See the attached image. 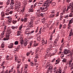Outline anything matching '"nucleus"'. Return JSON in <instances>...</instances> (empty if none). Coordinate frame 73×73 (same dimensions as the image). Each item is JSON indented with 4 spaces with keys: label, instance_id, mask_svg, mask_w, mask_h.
I'll list each match as a JSON object with an SVG mask.
<instances>
[{
    "label": "nucleus",
    "instance_id": "obj_61",
    "mask_svg": "<svg viewBox=\"0 0 73 73\" xmlns=\"http://www.w3.org/2000/svg\"><path fill=\"white\" fill-rule=\"evenodd\" d=\"M58 15H59V14L58 13V12H57L56 15V17H58Z\"/></svg>",
    "mask_w": 73,
    "mask_h": 73
},
{
    "label": "nucleus",
    "instance_id": "obj_16",
    "mask_svg": "<svg viewBox=\"0 0 73 73\" xmlns=\"http://www.w3.org/2000/svg\"><path fill=\"white\" fill-rule=\"evenodd\" d=\"M52 47H53V46H52V44H50V45L48 49H49L50 50H52V49H53V48Z\"/></svg>",
    "mask_w": 73,
    "mask_h": 73
},
{
    "label": "nucleus",
    "instance_id": "obj_46",
    "mask_svg": "<svg viewBox=\"0 0 73 73\" xmlns=\"http://www.w3.org/2000/svg\"><path fill=\"white\" fill-rule=\"evenodd\" d=\"M38 45V43H36L34 44V46H37Z\"/></svg>",
    "mask_w": 73,
    "mask_h": 73
},
{
    "label": "nucleus",
    "instance_id": "obj_53",
    "mask_svg": "<svg viewBox=\"0 0 73 73\" xmlns=\"http://www.w3.org/2000/svg\"><path fill=\"white\" fill-rule=\"evenodd\" d=\"M11 9H15V7H13V6H11Z\"/></svg>",
    "mask_w": 73,
    "mask_h": 73
},
{
    "label": "nucleus",
    "instance_id": "obj_18",
    "mask_svg": "<svg viewBox=\"0 0 73 73\" xmlns=\"http://www.w3.org/2000/svg\"><path fill=\"white\" fill-rule=\"evenodd\" d=\"M54 14H52L50 15L49 16V17L50 18V19H52V18H53V17H54Z\"/></svg>",
    "mask_w": 73,
    "mask_h": 73
},
{
    "label": "nucleus",
    "instance_id": "obj_15",
    "mask_svg": "<svg viewBox=\"0 0 73 73\" xmlns=\"http://www.w3.org/2000/svg\"><path fill=\"white\" fill-rule=\"evenodd\" d=\"M52 36H51L50 38L48 40V44H50L52 42Z\"/></svg>",
    "mask_w": 73,
    "mask_h": 73
},
{
    "label": "nucleus",
    "instance_id": "obj_59",
    "mask_svg": "<svg viewBox=\"0 0 73 73\" xmlns=\"http://www.w3.org/2000/svg\"><path fill=\"white\" fill-rule=\"evenodd\" d=\"M37 3H36L34 5V8H35V7H36V5H37Z\"/></svg>",
    "mask_w": 73,
    "mask_h": 73
},
{
    "label": "nucleus",
    "instance_id": "obj_9",
    "mask_svg": "<svg viewBox=\"0 0 73 73\" xmlns=\"http://www.w3.org/2000/svg\"><path fill=\"white\" fill-rule=\"evenodd\" d=\"M73 22V17L71 19V20H70L69 23L68 25V29L69 28V27H71V24H72Z\"/></svg>",
    "mask_w": 73,
    "mask_h": 73
},
{
    "label": "nucleus",
    "instance_id": "obj_30",
    "mask_svg": "<svg viewBox=\"0 0 73 73\" xmlns=\"http://www.w3.org/2000/svg\"><path fill=\"white\" fill-rule=\"evenodd\" d=\"M58 40V38H57L54 41V43H56L57 41Z\"/></svg>",
    "mask_w": 73,
    "mask_h": 73
},
{
    "label": "nucleus",
    "instance_id": "obj_38",
    "mask_svg": "<svg viewBox=\"0 0 73 73\" xmlns=\"http://www.w3.org/2000/svg\"><path fill=\"white\" fill-rule=\"evenodd\" d=\"M23 28V25H21L19 27V31H20Z\"/></svg>",
    "mask_w": 73,
    "mask_h": 73
},
{
    "label": "nucleus",
    "instance_id": "obj_58",
    "mask_svg": "<svg viewBox=\"0 0 73 73\" xmlns=\"http://www.w3.org/2000/svg\"><path fill=\"white\" fill-rule=\"evenodd\" d=\"M6 15H9V13L8 12H6L5 13Z\"/></svg>",
    "mask_w": 73,
    "mask_h": 73
},
{
    "label": "nucleus",
    "instance_id": "obj_40",
    "mask_svg": "<svg viewBox=\"0 0 73 73\" xmlns=\"http://www.w3.org/2000/svg\"><path fill=\"white\" fill-rule=\"evenodd\" d=\"M61 72H62L60 68L59 69V71H58V72H57V73H61Z\"/></svg>",
    "mask_w": 73,
    "mask_h": 73
},
{
    "label": "nucleus",
    "instance_id": "obj_50",
    "mask_svg": "<svg viewBox=\"0 0 73 73\" xmlns=\"http://www.w3.org/2000/svg\"><path fill=\"white\" fill-rule=\"evenodd\" d=\"M55 5H56V3L55 2H53L52 3V5L53 6H55Z\"/></svg>",
    "mask_w": 73,
    "mask_h": 73
},
{
    "label": "nucleus",
    "instance_id": "obj_22",
    "mask_svg": "<svg viewBox=\"0 0 73 73\" xmlns=\"http://www.w3.org/2000/svg\"><path fill=\"white\" fill-rule=\"evenodd\" d=\"M29 12H34V10L32 8H31L29 9Z\"/></svg>",
    "mask_w": 73,
    "mask_h": 73
},
{
    "label": "nucleus",
    "instance_id": "obj_62",
    "mask_svg": "<svg viewBox=\"0 0 73 73\" xmlns=\"http://www.w3.org/2000/svg\"><path fill=\"white\" fill-rule=\"evenodd\" d=\"M37 21H40V18H38L37 19Z\"/></svg>",
    "mask_w": 73,
    "mask_h": 73
},
{
    "label": "nucleus",
    "instance_id": "obj_4",
    "mask_svg": "<svg viewBox=\"0 0 73 73\" xmlns=\"http://www.w3.org/2000/svg\"><path fill=\"white\" fill-rule=\"evenodd\" d=\"M6 32L7 33L6 34V38H3V40H8L9 39V36H10V35H9V33H10L9 30V29H7L6 31Z\"/></svg>",
    "mask_w": 73,
    "mask_h": 73
},
{
    "label": "nucleus",
    "instance_id": "obj_55",
    "mask_svg": "<svg viewBox=\"0 0 73 73\" xmlns=\"http://www.w3.org/2000/svg\"><path fill=\"white\" fill-rule=\"evenodd\" d=\"M54 12H55L54 10H52L51 13H54Z\"/></svg>",
    "mask_w": 73,
    "mask_h": 73
},
{
    "label": "nucleus",
    "instance_id": "obj_49",
    "mask_svg": "<svg viewBox=\"0 0 73 73\" xmlns=\"http://www.w3.org/2000/svg\"><path fill=\"white\" fill-rule=\"evenodd\" d=\"M38 6H40V5H42V3H40L39 2L38 3Z\"/></svg>",
    "mask_w": 73,
    "mask_h": 73
},
{
    "label": "nucleus",
    "instance_id": "obj_47",
    "mask_svg": "<svg viewBox=\"0 0 73 73\" xmlns=\"http://www.w3.org/2000/svg\"><path fill=\"white\" fill-rule=\"evenodd\" d=\"M21 46V45H19L18 46V47H17V48L19 49V50H20V46Z\"/></svg>",
    "mask_w": 73,
    "mask_h": 73
},
{
    "label": "nucleus",
    "instance_id": "obj_36",
    "mask_svg": "<svg viewBox=\"0 0 73 73\" xmlns=\"http://www.w3.org/2000/svg\"><path fill=\"white\" fill-rule=\"evenodd\" d=\"M64 18H65V19H68V18H69V16L68 15H65L64 16Z\"/></svg>",
    "mask_w": 73,
    "mask_h": 73
},
{
    "label": "nucleus",
    "instance_id": "obj_57",
    "mask_svg": "<svg viewBox=\"0 0 73 73\" xmlns=\"http://www.w3.org/2000/svg\"><path fill=\"white\" fill-rule=\"evenodd\" d=\"M40 38H41L38 37L37 38V40H38V41H40Z\"/></svg>",
    "mask_w": 73,
    "mask_h": 73
},
{
    "label": "nucleus",
    "instance_id": "obj_24",
    "mask_svg": "<svg viewBox=\"0 0 73 73\" xmlns=\"http://www.w3.org/2000/svg\"><path fill=\"white\" fill-rule=\"evenodd\" d=\"M11 0H8L7 2V5H9L11 3Z\"/></svg>",
    "mask_w": 73,
    "mask_h": 73
},
{
    "label": "nucleus",
    "instance_id": "obj_52",
    "mask_svg": "<svg viewBox=\"0 0 73 73\" xmlns=\"http://www.w3.org/2000/svg\"><path fill=\"white\" fill-rule=\"evenodd\" d=\"M5 62H3L2 63V64L1 65V66H3V65H4Z\"/></svg>",
    "mask_w": 73,
    "mask_h": 73
},
{
    "label": "nucleus",
    "instance_id": "obj_32",
    "mask_svg": "<svg viewBox=\"0 0 73 73\" xmlns=\"http://www.w3.org/2000/svg\"><path fill=\"white\" fill-rule=\"evenodd\" d=\"M20 32H21L20 31H17V36H20L21 35V33H20Z\"/></svg>",
    "mask_w": 73,
    "mask_h": 73
},
{
    "label": "nucleus",
    "instance_id": "obj_25",
    "mask_svg": "<svg viewBox=\"0 0 73 73\" xmlns=\"http://www.w3.org/2000/svg\"><path fill=\"white\" fill-rule=\"evenodd\" d=\"M35 19V17H33L31 19V21L30 22H32V23H33V22L34 20Z\"/></svg>",
    "mask_w": 73,
    "mask_h": 73
},
{
    "label": "nucleus",
    "instance_id": "obj_54",
    "mask_svg": "<svg viewBox=\"0 0 73 73\" xmlns=\"http://www.w3.org/2000/svg\"><path fill=\"white\" fill-rule=\"evenodd\" d=\"M30 54V53H29V52H27L26 54V55L27 56H29Z\"/></svg>",
    "mask_w": 73,
    "mask_h": 73
},
{
    "label": "nucleus",
    "instance_id": "obj_64",
    "mask_svg": "<svg viewBox=\"0 0 73 73\" xmlns=\"http://www.w3.org/2000/svg\"><path fill=\"white\" fill-rule=\"evenodd\" d=\"M17 73H21V72H20V71H19V70H17Z\"/></svg>",
    "mask_w": 73,
    "mask_h": 73
},
{
    "label": "nucleus",
    "instance_id": "obj_42",
    "mask_svg": "<svg viewBox=\"0 0 73 73\" xmlns=\"http://www.w3.org/2000/svg\"><path fill=\"white\" fill-rule=\"evenodd\" d=\"M50 50H49V49L47 48L46 50V52L47 53H49V52H50Z\"/></svg>",
    "mask_w": 73,
    "mask_h": 73
},
{
    "label": "nucleus",
    "instance_id": "obj_44",
    "mask_svg": "<svg viewBox=\"0 0 73 73\" xmlns=\"http://www.w3.org/2000/svg\"><path fill=\"white\" fill-rule=\"evenodd\" d=\"M17 21H13V24H16V23H17Z\"/></svg>",
    "mask_w": 73,
    "mask_h": 73
},
{
    "label": "nucleus",
    "instance_id": "obj_5",
    "mask_svg": "<svg viewBox=\"0 0 73 73\" xmlns=\"http://www.w3.org/2000/svg\"><path fill=\"white\" fill-rule=\"evenodd\" d=\"M20 44L21 46H26L27 44H28V42L27 41L24 42L23 40L21 39L20 40Z\"/></svg>",
    "mask_w": 73,
    "mask_h": 73
},
{
    "label": "nucleus",
    "instance_id": "obj_33",
    "mask_svg": "<svg viewBox=\"0 0 73 73\" xmlns=\"http://www.w3.org/2000/svg\"><path fill=\"white\" fill-rule=\"evenodd\" d=\"M19 50V49L18 48H17V47L16 48H15V50H14V52H18V51Z\"/></svg>",
    "mask_w": 73,
    "mask_h": 73
},
{
    "label": "nucleus",
    "instance_id": "obj_28",
    "mask_svg": "<svg viewBox=\"0 0 73 73\" xmlns=\"http://www.w3.org/2000/svg\"><path fill=\"white\" fill-rule=\"evenodd\" d=\"M19 8H20L18 7L17 6H15L14 7V9L15 10H18Z\"/></svg>",
    "mask_w": 73,
    "mask_h": 73
},
{
    "label": "nucleus",
    "instance_id": "obj_1",
    "mask_svg": "<svg viewBox=\"0 0 73 73\" xmlns=\"http://www.w3.org/2000/svg\"><path fill=\"white\" fill-rule=\"evenodd\" d=\"M48 2H49V3ZM50 1H49L48 2H46L45 3H44L42 5V7H40L39 8V9L38 10V11L37 13H36V15H37L38 16H41L42 17H43L44 16V15L42 13H41L40 14V13H41V11L42 12H45L46 11L48 10V8H49V6L48 5H46L47 4H49Z\"/></svg>",
    "mask_w": 73,
    "mask_h": 73
},
{
    "label": "nucleus",
    "instance_id": "obj_7",
    "mask_svg": "<svg viewBox=\"0 0 73 73\" xmlns=\"http://www.w3.org/2000/svg\"><path fill=\"white\" fill-rule=\"evenodd\" d=\"M72 60H70L69 62V63L68 64L69 65V66L70 67V70H72L73 69V65L72 63Z\"/></svg>",
    "mask_w": 73,
    "mask_h": 73
},
{
    "label": "nucleus",
    "instance_id": "obj_41",
    "mask_svg": "<svg viewBox=\"0 0 73 73\" xmlns=\"http://www.w3.org/2000/svg\"><path fill=\"white\" fill-rule=\"evenodd\" d=\"M64 22H66V23H68L69 20H67L66 19H65L64 20Z\"/></svg>",
    "mask_w": 73,
    "mask_h": 73
},
{
    "label": "nucleus",
    "instance_id": "obj_34",
    "mask_svg": "<svg viewBox=\"0 0 73 73\" xmlns=\"http://www.w3.org/2000/svg\"><path fill=\"white\" fill-rule=\"evenodd\" d=\"M69 16L70 17H73V13H70V14Z\"/></svg>",
    "mask_w": 73,
    "mask_h": 73
},
{
    "label": "nucleus",
    "instance_id": "obj_31",
    "mask_svg": "<svg viewBox=\"0 0 73 73\" xmlns=\"http://www.w3.org/2000/svg\"><path fill=\"white\" fill-rule=\"evenodd\" d=\"M5 30H4L3 32L1 33V35H2V36L4 35L5 33Z\"/></svg>",
    "mask_w": 73,
    "mask_h": 73
},
{
    "label": "nucleus",
    "instance_id": "obj_20",
    "mask_svg": "<svg viewBox=\"0 0 73 73\" xmlns=\"http://www.w3.org/2000/svg\"><path fill=\"white\" fill-rule=\"evenodd\" d=\"M1 16L2 17H4L5 16V14H4V11L1 12Z\"/></svg>",
    "mask_w": 73,
    "mask_h": 73
},
{
    "label": "nucleus",
    "instance_id": "obj_35",
    "mask_svg": "<svg viewBox=\"0 0 73 73\" xmlns=\"http://www.w3.org/2000/svg\"><path fill=\"white\" fill-rule=\"evenodd\" d=\"M21 5V4L20 3H17V7H18L19 8H20V7L21 6H20Z\"/></svg>",
    "mask_w": 73,
    "mask_h": 73
},
{
    "label": "nucleus",
    "instance_id": "obj_48",
    "mask_svg": "<svg viewBox=\"0 0 73 73\" xmlns=\"http://www.w3.org/2000/svg\"><path fill=\"white\" fill-rule=\"evenodd\" d=\"M30 64H31V66H34V63H32V62H31Z\"/></svg>",
    "mask_w": 73,
    "mask_h": 73
},
{
    "label": "nucleus",
    "instance_id": "obj_60",
    "mask_svg": "<svg viewBox=\"0 0 73 73\" xmlns=\"http://www.w3.org/2000/svg\"><path fill=\"white\" fill-rule=\"evenodd\" d=\"M71 56V55H70V54L68 55H67L66 56V57H69V56Z\"/></svg>",
    "mask_w": 73,
    "mask_h": 73
},
{
    "label": "nucleus",
    "instance_id": "obj_43",
    "mask_svg": "<svg viewBox=\"0 0 73 73\" xmlns=\"http://www.w3.org/2000/svg\"><path fill=\"white\" fill-rule=\"evenodd\" d=\"M11 3L10 4H14V0H11Z\"/></svg>",
    "mask_w": 73,
    "mask_h": 73
},
{
    "label": "nucleus",
    "instance_id": "obj_6",
    "mask_svg": "<svg viewBox=\"0 0 73 73\" xmlns=\"http://www.w3.org/2000/svg\"><path fill=\"white\" fill-rule=\"evenodd\" d=\"M63 53L64 54H70L71 53L70 51L68 50L65 49L64 50Z\"/></svg>",
    "mask_w": 73,
    "mask_h": 73
},
{
    "label": "nucleus",
    "instance_id": "obj_37",
    "mask_svg": "<svg viewBox=\"0 0 73 73\" xmlns=\"http://www.w3.org/2000/svg\"><path fill=\"white\" fill-rule=\"evenodd\" d=\"M42 44L43 45H44L45 44V41L44 40H42Z\"/></svg>",
    "mask_w": 73,
    "mask_h": 73
},
{
    "label": "nucleus",
    "instance_id": "obj_2",
    "mask_svg": "<svg viewBox=\"0 0 73 73\" xmlns=\"http://www.w3.org/2000/svg\"><path fill=\"white\" fill-rule=\"evenodd\" d=\"M67 9H66V8H65V9H64L63 10L62 13H61V16L62 15H64V13H65L67 11H68V9H70L71 12L72 13H73V3H69V4L67 6Z\"/></svg>",
    "mask_w": 73,
    "mask_h": 73
},
{
    "label": "nucleus",
    "instance_id": "obj_23",
    "mask_svg": "<svg viewBox=\"0 0 73 73\" xmlns=\"http://www.w3.org/2000/svg\"><path fill=\"white\" fill-rule=\"evenodd\" d=\"M66 2L67 3H69L70 2L71 0H66ZM64 2H65V0H64L63 1Z\"/></svg>",
    "mask_w": 73,
    "mask_h": 73
},
{
    "label": "nucleus",
    "instance_id": "obj_21",
    "mask_svg": "<svg viewBox=\"0 0 73 73\" xmlns=\"http://www.w3.org/2000/svg\"><path fill=\"white\" fill-rule=\"evenodd\" d=\"M17 28H18V26H17L16 27H15V26H12L11 27V28L12 29H17Z\"/></svg>",
    "mask_w": 73,
    "mask_h": 73
},
{
    "label": "nucleus",
    "instance_id": "obj_12",
    "mask_svg": "<svg viewBox=\"0 0 73 73\" xmlns=\"http://www.w3.org/2000/svg\"><path fill=\"white\" fill-rule=\"evenodd\" d=\"M13 45L14 44L11 43L8 46V47L9 48H12L13 47Z\"/></svg>",
    "mask_w": 73,
    "mask_h": 73
},
{
    "label": "nucleus",
    "instance_id": "obj_39",
    "mask_svg": "<svg viewBox=\"0 0 73 73\" xmlns=\"http://www.w3.org/2000/svg\"><path fill=\"white\" fill-rule=\"evenodd\" d=\"M57 69V68L56 67H55L54 69V73H55L56 72V69Z\"/></svg>",
    "mask_w": 73,
    "mask_h": 73
},
{
    "label": "nucleus",
    "instance_id": "obj_17",
    "mask_svg": "<svg viewBox=\"0 0 73 73\" xmlns=\"http://www.w3.org/2000/svg\"><path fill=\"white\" fill-rule=\"evenodd\" d=\"M29 16V15H27L26 16V17H25L24 19V22H26V21H27V17H28Z\"/></svg>",
    "mask_w": 73,
    "mask_h": 73
},
{
    "label": "nucleus",
    "instance_id": "obj_3",
    "mask_svg": "<svg viewBox=\"0 0 73 73\" xmlns=\"http://www.w3.org/2000/svg\"><path fill=\"white\" fill-rule=\"evenodd\" d=\"M33 26V23L32 22H30V23L29 24V26L26 27V29L25 31V35H27V34L29 32H30V31H29V30L31 28H32Z\"/></svg>",
    "mask_w": 73,
    "mask_h": 73
},
{
    "label": "nucleus",
    "instance_id": "obj_56",
    "mask_svg": "<svg viewBox=\"0 0 73 73\" xmlns=\"http://www.w3.org/2000/svg\"><path fill=\"white\" fill-rule=\"evenodd\" d=\"M17 58H18V56H17L15 57V60H17Z\"/></svg>",
    "mask_w": 73,
    "mask_h": 73
},
{
    "label": "nucleus",
    "instance_id": "obj_45",
    "mask_svg": "<svg viewBox=\"0 0 73 73\" xmlns=\"http://www.w3.org/2000/svg\"><path fill=\"white\" fill-rule=\"evenodd\" d=\"M18 44H19V42L17 41H16L15 42V45H17Z\"/></svg>",
    "mask_w": 73,
    "mask_h": 73
},
{
    "label": "nucleus",
    "instance_id": "obj_63",
    "mask_svg": "<svg viewBox=\"0 0 73 73\" xmlns=\"http://www.w3.org/2000/svg\"><path fill=\"white\" fill-rule=\"evenodd\" d=\"M62 25H60V26H59V29H61V27H62Z\"/></svg>",
    "mask_w": 73,
    "mask_h": 73
},
{
    "label": "nucleus",
    "instance_id": "obj_19",
    "mask_svg": "<svg viewBox=\"0 0 73 73\" xmlns=\"http://www.w3.org/2000/svg\"><path fill=\"white\" fill-rule=\"evenodd\" d=\"M1 46L2 48H4V47L5 46V42H2V43L1 44Z\"/></svg>",
    "mask_w": 73,
    "mask_h": 73
},
{
    "label": "nucleus",
    "instance_id": "obj_51",
    "mask_svg": "<svg viewBox=\"0 0 73 73\" xmlns=\"http://www.w3.org/2000/svg\"><path fill=\"white\" fill-rule=\"evenodd\" d=\"M62 46H60V48L59 49V50H60L61 51L62 50Z\"/></svg>",
    "mask_w": 73,
    "mask_h": 73
},
{
    "label": "nucleus",
    "instance_id": "obj_13",
    "mask_svg": "<svg viewBox=\"0 0 73 73\" xmlns=\"http://www.w3.org/2000/svg\"><path fill=\"white\" fill-rule=\"evenodd\" d=\"M35 32L34 31H31V32H29V33H28L27 34V35H28L29 36L31 35H32V33H33Z\"/></svg>",
    "mask_w": 73,
    "mask_h": 73
},
{
    "label": "nucleus",
    "instance_id": "obj_26",
    "mask_svg": "<svg viewBox=\"0 0 73 73\" xmlns=\"http://www.w3.org/2000/svg\"><path fill=\"white\" fill-rule=\"evenodd\" d=\"M61 57V59H63V58H64V54H61V55L60 56Z\"/></svg>",
    "mask_w": 73,
    "mask_h": 73
},
{
    "label": "nucleus",
    "instance_id": "obj_14",
    "mask_svg": "<svg viewBox=\"0 0 73 73\" xmlns=\"http://www.w3.org/2000/svg\"><path fill=\"white\" fill-rule=\"evenodd\" d=\"M48 66L49 68H48V70H52V69H53V66H52L51 65L50 66V64H49Z\"/></svg>",
    "mask_w": 73,
    "mask_h": 73
},
{
    "label": "nucleus",
    "instance_id": "obj_27",
    "mask_svg": "<svg viewBox=\"0 0 73 73\" xmlns=\"http://www.w3.org/2000/svg\"><path fill=\"white\" fill-rule=\"evenodd\" d=\"M63 59L62 61V62H66V59L65 58H64Z\"/></svg>",
    "mask_w": 73,
    "mask_h": 73
},
{
    "label": "nucleus",
    "instance_id": "obj_10",
    "mask_svg": "<svg viewBox=\"0 0 73 73\" xmlns=\"http://www.w3.org/2000/svg\"><path fill=\"white\" fill-rule=\"evenodd\" d=\"M53 0H51L50 1V0H47L46 1V2H44V3H45L46 2H48V3H49V1H50V3L49 4H46V6H47V5L48 6V7L49 8V5L50 4H51V3H52V1H53Z\"/></svg>",
    "mask_w": 73,
    "mask_h": 73
},
{
    "label": "nucleus",
    "instance_id": "obj_29",
    "mask_svg": "<svg viewBox=\"0 0 73 73\" xmlns=\"http://www.w3.org/2000/svg\"><path fill=\"white\" fill-rule=\"evenodd\" d=\"M6 60H9L10 59V58H9V56L8 55H7L6 57Z\"/></svg>",
    "mask_w": 73,
    "mask_h": 73
},
{
    "label": "nucleus",
    "instance_id": "obj_11",
    "mask_svg": "<svg viewBox=\"0 0 73 73\" xmlns=\"http://www.w3.org/2000/svg\"><path fill=\"white\" fill-rule=\"evenodd\" d=\"M7 18H8V19H11L7 21V23H8V24H10V23H11V20H12V19L11 18V17H8Z\"/></svg>",
    "mask_w": 73,
    "mask_h": 73
},
{
    "label": "nucleus",
    "instance_id": "obj_8",
    "mask_svg": "<svg viewBox=\"0 0 73 73\" xmlns=\"http://www.w3.org/2000/svg\"><path fill=\"white\" fill-rule=\"evenodd\" d=\"M25 70H26V71L24 72L23 73H28V64H26L25 67Z\"/></svg>",
    "mask_w": 73,
    "mask_h": 73
}]
</instances>
